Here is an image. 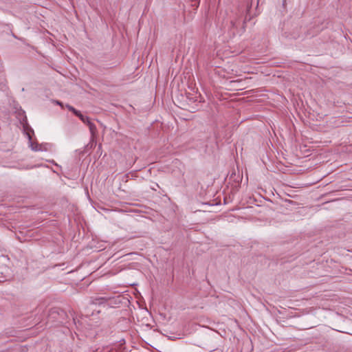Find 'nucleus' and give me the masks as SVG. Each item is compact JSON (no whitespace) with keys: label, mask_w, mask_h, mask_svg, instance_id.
<instances>
[{"label":"nucleus","mask_w":352,"mask_h":352,"mask_svg":"<svg viewBox=\"0 0 352 352\" xmlns=\"http://www.w3.org/2000/svg\"><path fill=\"white\" fill-rule=\"evenodd\" d=\"M87 125L89 126V131H90L91 133L94 135L96 133V125L94 123H92L91 121L88 122Z\"/></svg>","instance_id":"obj_1"},{"label":"nucleus","mask_w":352,"mask_h":352,"mask_svg":"<svg viewBox=\"0 0 352 352\" xmlns=\"http://www.w3.org/2000/svg\"><path fill=\"white\" fill-rule=\"evenodd\" d=\"M66 107L67 108V109L70 111H72L75 116H78V114H80V111L76 110V109H74L73 107L69 105V104H67L66 105Z\"/></svg>","instance_id":"obj_4"},{"label":"nucleus","mask_w":352,"mask_h":352,"mask_svg":"<svg viewBox=\"0 0 352 352\" xmlns=\"http://www.w3.org/2000/svg\"><path fill=\"white\" fill-rule=\"evenodd\" d=\"M31 147H32V150L36 151L43 150V145L38 144V143L32 142L31 144Z\"/></svg>","instance_id":"obj_2"},{"label":"nucleus","mask_w":352,"mask_h":352,"mask_svg":"<svg viewBox=\"0 0 352 352\" xmlns=\"http://www.w3.org/2000/svg\"><path fill=\"white\" fill-rule=\"evenodd\" d=\"M107 300H108V299L106 298H104V297L97 298H95L93 300V303H94V304H102V303L106 302Z\"/></svg>","instance_id":"obj_3"},{"label":"nucleus","mask_w":352,"mask_h":352,"mask_svg":"<svg viewBox=\"0 0 352 352\" xmlns=\"http://www.w3.org/2000/svg\"><path fill=\"white\" fill-rule=\"evenodd\" d=\"M78 117L81 120V121L83 123H85L86 124L88 123V122H90L89 118L84 116L81 113H80V114H78Z\"/></svg>","instance_id":"obj_5"},{"label":"nucleus","mask_w":352,"mask_h":352,"mask_svg":"<svg viewBox=\"0 0 352 352\" xmlns=\"http://www.w3.org/2000/svg\"><path fill=\"white\" fill-rule=\"evenodd\" d=\"M58 104L62 106V104L59 102H58Z\"/></svg>","instance_id":"obj_6"}]
</instances>
